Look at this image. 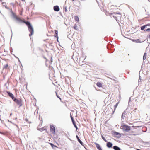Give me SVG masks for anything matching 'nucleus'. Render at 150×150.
<instances>
[{"label":"nucleus","instance_id":"obj_1","mask_svg":"<svg viewBox=\"0 0 150 150\" xmlns=\"http://www.w3.org/2000/svg\"><path fill=\"white\" fill-rule=\"evenodd\" d=\"M23 22L25 23L28 26L29 31L30 32L29 35L30 37L32 36L33 34L34 30L33 27L31 25L29 22L28 21H24Z\"/></svg>","mask_w":150,"mask_h":150},{"label":"nucleus","instance_id":"obj_2","mask_svg":"<svg viewBox=\"0 0 150 150\" xmlns=\"http://www.w3.org/2000/svg\"><path fill=\"white\" fill-rule=\"evenodd\" d=\"M120 128L121 129L126 132H128L130 130V127L129 126L122 124Z\"/></svg>","mask_w":150,"mask_h":150},{"label":"nucleus","instance_id":"obj_3","mask_svg":"<svg viewBox=\"0 0 150 150\" xmlns=\"http://www.w3.org/2000/svg\"><path fill=\"white\" fill-rule=\"evenodd\" d=\"M50 129L51 132L53 134H55V127L53 125H51L50 126Z\"/></svg>","mask_w":150,"mask_h":150},{"label":"nucleus","instance_id":"obj_4","mask_svg":"<svg viewBox=\"0 0 150 150\" xmlns=\"http://www.w3.org/2000/svg\"><path fill=\"white\" fill-rule=\"evenodd\" d=\"M11 14L12 17L13 18L18 20L20 19L16 15V13L14 12H13L12 10H11Z\"/></svg>","mask_w":150,"mask_h":150},{"label":"nucleus","instance_id":"obj_5","mask_svg":"<svg viewBox=\"0 0 150 150\" xmlns=\"http://www.w3.org/2000/svg\"><path fill=\"white\" fill-rule=\"evenodd\" d=\"M14 101L20 106L22 105V101L21 100H18L17 99H14Z\"/></svg>","mask_w":150,"mask_h":150},{"label":"nucleus","instance_id":"obj_6","mask_svg":"<svg viewBox=\"0 0 150 150\" xmlns=\"http://www.w3.org/2000/svg\"><path fill=\"white\" fill-rule=\"evenodd\" d=\"M121 16V14L120 13H117L113 16V17L117 21V18H120Z\"/></svg>","mask_w":150,"mask_h":150},{"label":"nucleus","instance_id":"obj_7","mask_svg":"<svg viewBox=\"0 0 150 150\" xmlns=\"http://www.w3.org/2000/svg\"><path fill=\"white\" fill-rule=\"evenodd\" d=\"M8 85V83H6L5 84V87H6V88H5V92H6L8 94V96H9V92L7 90L9 88V87H8L7 85Z\"/></svg>","mask_w":150,"mask_h":150},{"label":"nucleus","instance_id":"obj_8","mask_svg":"<svg viewBox=\"0 0 150 150\" xmlns=\"http://www.w3.org/2000/svg\"><path fill=\"white\" fill-rule=\"evenodd\" d=\"M107 142V143L106 144L107 147L109 148L112 147L113 145L112 143L110 142Z\"/></svg>","mask_w":150,"mask_h":150},{"label":"nucleus","instance_id":"obj_9","mask_svg":"<svg viewBox=\"0 0 150 150\" xmlns=\"http://www.w3.org/2000/svg\"><path fill=\"white\" fill-rule=\"evenodd\" d=\"M94 144H95L96 147L98 149V150H102L100 145L96 143H94Z\"/></svg>","mask_w":150,"mask_h":150},{"label":"nucleus","instance_id":"obj_10","mask_svg":"<svg viewBox=\"0 0 150 150\" xmlns=\"http://www.w3.org/2000/svg\"><path fill=\"white\" fill-rule=\"evenodd\" d=\"M54 10L56 11H59V8L58 6H56L54 7Z\"/></svg>","mask_w":150,"mask_h":150},{"label":"nucleus","instance_id":"obj_11","mask_svg":"<svg viewBox=\"0 0 150 150\" xmlns=\"http://www.w3.org/2000/svg\"><path fill=\"white\" fill-rule=\"evenodd\" d=\"M97 86L99 87H102L103 86V83L100 82H98L96 83Z\"/></svg>","mask_w":150,"mask_h":150},{"label":"nucleus","instance_id":"obj_12","mask_svg":"<svg viewBox=\"0 0 150 150\" xmlns=\"http://www.w3.org/2000/svg\"><path fill=\"white\" fill-rule=\"evenodd\" d=\"M76 137L77 138V139L78 141L80 143V144L82 145H83V143L82 142L80 139L79 138V137L78 136L76 135Z\"/></svg>","mask_w":150,"mask_h":150},{"label":"nucleus","instance_id":"obj_13","mask_svg":"<svg viewBox=\"0 0 150 150\" xmlns=\"http://www.w3.org/2000/svg\"><path fill=\"white\" fill-rule=\"evenodd\" d=\"M10 97L13 99V101L14 100V99H16V98L14 97V96L11 93H10Z\"/></svg>","mask_w":150,"mask_h":150},{"label":"nucleus","instance_id":"obj_14","mask_svg":"<svg viewBox=\"0 0 150 150\" xmlns=\"http://www.w3.org/2000/svg\"><path fill=\"white\" fill-rule=\"evenodd\" d=\"M113 148L115 150H120V149L117 146H114Z\"/></svg>","mask_w":150,"mask_h":150},{"label":"nucleus","instance_id":"obj_15","mask_svg":"<svg viewBox=\"0 0 150 150\" xmlns=\"http://www.w3.org/2000/svg\"><path fill=\"white\" fill-rule=\"evenodd\" d=\"M74 28L76 30H78V27L77 26V25L76 24H75L74 27Z\"/></svg>","mask_w":150,"mask_h":150},{"label":"nucleus","instance_id":"obj_16","mask_svg":"<svg viewBox=\"0 0 150 150\" xmlns=\"http://www.w3.org/2000/svg\"><path fill=\"white\" fill-rule=\"evenodd\" d=\"M114 134L118 136V137H120L121 136V135L120 133L116 132H114Z\"/></svg>","mask_w":150,"mask_h":150},{"label":"nucleus","instance_id":"obj_17","mask_svg":"<svg viewBox=\"0 0 150 150\" xmlns=\"http://www.w3.org/2000/svg\"><path fill=\"white\" fill-rule=\"evenodd\" d=\"M126 114V112L125 111H124L122 115V118H123L124 116H125V115Z\"/></svg>","mask_w":150,"mask_h":150},{"label":"nucleus","instance_id":"obj_18","mask_svg":"<svg viewBox=\"0 0 150 150\" xmlns=\"http://www.w3.org/2000/svg\"><path fill=\"white\" fill-rule=\"evenodd\" d=\"M73 124L74 125L75 127L76 128V129H78L77 127L75 124V122L74 121H72Z\"/></svg>","mask_w":150,"mask_h":150},{"label":"nucleus","instance_id":"obj_19","mask_svg":"<svg viewBox=\"0 0 150 150\" xmlns=\"http://www.w3.org/2000/svg\"><path fill=\"white\" fill-rule=\"evenodd\" d=\"M74 19L76 21L78 22L79 21V18L77 16H75L74 17Z\"/></svg>","mask_w":150,"mask_h":150},{"label":"nucleus","instance_id":"obj_20","mask_svg":"<svg viewBox=\"0 0 150 150\" xmlns=\"http://www.w3.org/2000/svg\"><path fill=\"white\" fill-rule=\"evenodd\" d=\"M146 53H145L143 57V60H145L146 59Z\"/></svg>","mask_w":150,"mask_h":150},{"label":"nucleus","instance_id":"obj_21","mask_svg":"<svg viewBox=\"0 0 150 150\" xmlns=\"http://www.w3.org/2000/svg\"><path fill=\"white\" fill-rule=\"evenodd\" d=\"M55 34H56V35H55V37H57V39H58V35H57L58 31L57 30H55Z\"/></svg>","mask_w":150,"mask_h":150},{"label":"nucleus","instance_id":"obj_22","mask_svg":"<svg viewBox=\"0 0 150 150\" xmlns=\"http://www.w3.org/2000/svg\"><path fill=\"white\" fill-rule=\"evenodd\" d=\"M50 144L52 148H54V147H57L56 146L54 145L52 143H50Z\"/></svg>","mask_w":150,"mask_h":150},{"label":"nucleus","instance_id":"obj_23","mask_svg":"<svg viewBox=\"0 0 150 150\" xmlns=\"http://www.w3.org/2000/svg\"><path fill=\"white\" fill-rule=\"evenodd\" d=\"M146 25H144V26H142V27H141V30H143L145 28V27H146Z\"/></svg>","mask_w":150,"mask_h":150},{"label":"nucleus","instance_id":"obj_24","mask_svg":"<svg viewBox=\"0 0 150 150\" xmlns=\"http://www.w3.org/2000/svg\"><path fill=\"white\" fill-rule=\"evenodd\" d=\"M8 64H6V65L4 66L3 67L4 69H6L8 67Z\"/></svg>","mask_w":150,"mask_h":150},{"label":"nucleus","instance_id":"obj_25","mask_svg":"<svg viewBox=\"0 0 150 150\" xmlns=\"http://www.w3.org/2000/svg\"><path fill=\"white\" fill-rule=\"evenodd\" d=\"M119 102L117 103L116 105L114 106V110L116 109L117 107V106Z\"/></svg>","mask_w":150,"mask_h":150},{"label":"nucleus","instance_id":"obj_26","mask_svg":"<svg viewBox=\"0 0 150 150\" xmlns=\"http://www.w3.org/2000/svg\"><path fill=\"white\" fill-rule=\"evenodd\" d=\"M25 120L27 122H28V123H31L30 120H28V119H27V118H26L25 119Z\"/></svg>","mask_w":150,"mask_h":150},{"label":"nucleus","instance_id":"obj_27","mask_svg":"<svg viewBox=\"0 0 150 150\" xmlns=\"http://www.w3.org/2000/svg\"><path fill=\"white\" fill-rule=\"evenodd\" d=\"M102 139L105 142H107V140L105 139V137L103 136H102Z\"/></svg>","mask_w":150,"mask_h":150},{"label":"nucleus","instance_id":"obj_28","mask_svg":"<svg viewBox=\"0 0 150 150\" xmlns=\"http://www.w3.org/2000/svg\"><path fill=\"white\" fill-rule=\"evenodd\" d=\"M56 94L57 97L60 100V101H61L62 100L61 98L59 96L57 93H56Z\"/></svg>","mask_w":150,"mask_h":150},{"label":"nucleus","instance_id":"obj_29","mask_svg":"<svg viewBox=\"0 0 150 150\" xmlns=\"http://www.w3.org/2000/svg\"><path fill=\"white\" fill-rule=\"evenodd\" d=\"M70 117H71V120H72V121H74V120L73 117H72V116H71V115H70Z\"/></svg>","mask_w":150,"mask_h":150},{"label":"nucleus","instance_id":"obj_30","mask_svg":"<svg viewBox=\"0 0 150 150\" xmlns=\"http://www.w3.org/2000/svg\"><path fill=\"white\" fill-rule=\"evenodd\" d=\"M146 26H150V23H148V24H146Z\"/></svg>","mask_w":150,"mask_h":150},{"label":"nucleus","instance_id":"obj_31","mask_svg":"<svg viewBox=\"0 0 150 150\" xmlns=\"http://www.w3.org/2000/svg\"><path fill=\"white\" fill-rule=\"evenodd\" d=\"M146 31H148V30H150V28H148L146 30Z\"/></svg>","mask_w":150,"mask_h":150},{"label":"nucleus","instance_id":"obj_32","mask_svg":"<svg viewBox=\"0 0 150 150\" xmlns=\"http://www.w3.org/2000/svg\"><path fill=\"white\" fill-rule=\"evenodd\" d=\"M0 133H1V134H4V133H2V132H0Z\"/></svg>","mask_w":150,"mask_h":150},{"label":"nucleus","instance_id":"obj_33","mask_svg":"<svg viewBox=\"0 0 150 150\" xmlns=\"http://www.w3.org/2000/svg\"><path fill=\"white\" fill-rule=\"evenodd\" d=\"M41 131H42V130H43V129L42 128H41Z\"/></svg>","mask_w":150,"mask_h":150},{"label":"nucleus","instance_id":"obj_34","mask_svg":"<svg viewBox=\"0 0 150 150\" xmlns=\"http://www.w3.org/2000/svg\"><path fill=\"white\" fill-rule=\"evenodd\" d=\"M22 1H25V0H22Z\"/></svg>","mask_w":150,"mask_h":150},{"label":"nucleus","instance_id":"obj_35","mask_svg":"<svg viewBox=\"0 0 150 150\" xmlns=\"http://www.w3.org/2000/svg\"><path fill=\"white\" fill-rule=\"evenodd\" d=\"M72 1H74L75 0H71Z\"/></svg>","mask_w":150,"mask_h":150},{"label":"nucleus","instance_id":"obj_36","mask_svg":"<svg viewBox=\"0 0 150 150\" xmlns=\"http://www.w3.org/2000/svg\"><path fill=\"white\" fill-rule=\"evenodd\" d=\"M11 53L12 54V51H11Z\"/></svg>","mask_w":150,"mask_h":150},{"label":"nucleus","instance_id":"obj_37","mask_svg":"<svg viewBox=\"0 0 150 150\" xmlns=\"http://www.w3.org/2000/svg\"><path fill=\"white\" fill-rule=\"evenodd\" d=\"M81 1H84L85 0H81Z\"/></svg>","mask_w":150,"mask_h":150},{"label":"nucleus","instance_id":"obj_38","mask_svg":"<svg viewBox=\"0 0 150 150\" xmlns=\"http://www.w3.org/2000/svg\"><path fill=\"white\" fill-rule=\"evenodd\" d=\"M11 114H10V115H11Z\"/></svg>","mask_w":150,"mask_h":150}]
</instances>
